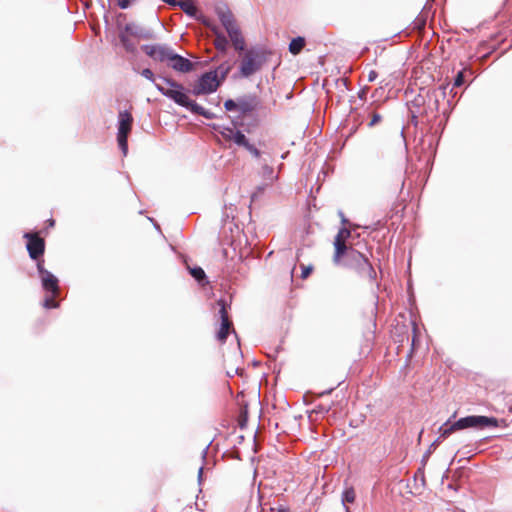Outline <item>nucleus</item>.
Here are the masks:
<instances>
[{"instance_id": "1", "label": "nucleus", "mask_w": 512, "mask_h": 512, "mask_svg": "<svg viewBox=\"0 0 512 512\" xmlns=\"http://www.w3.org/2000/svg\"><path fill=\"white\" fill-rule=\"evenodd\" d=\"M164 82L169 85V88H165L160 84H155L156 89L165 97L173 100L176 104L185 107L191 113L203 116L204 118L211 120L214 118V113L206 110L195 101L191 100L184 91V87L176 81L163 78Z\"/></svg>"}, {"instance_id": "2", "label": "nucleus", "mask_w": 512, "mask_h": 512, "mask_svg": "<svg viewBox=\"0 0 512 512\" xmlns=\"http://www.w3.org/2000/svg\"><path fill=\"white\" fill-rule=\"evenodd\" d=\"M499 421L495 417H488L482 415H471L460 418L459 420L451 423L450 420L446 421L439 427L440 440L446 439L452 433L458 430L467 428L483 429L485 427H498Z\"/></svg>"}, {"instance_id": "3", "label": "nucleus", "mask_w": 512, "mask_h": 512, "mask_svg": "<svg viewBox=\"0 0 512 512\" xmlns=\"http://www.w3.org/2000/svg\"><path fill=\"white\" fill-rule=\"evenodd\" d=\"M220 133L225 140L245 148L252 157L258 159L260 162L263 161V158H270L267 152L261 151L254 144H251L245 134L240 130L234 127H224Z\"/></svg>"}, {"instance_id": "4", "label": "nucleus", "mask_w": 512, "mask_h": 512, "mask_svg": "<svg viewBox=\"0 0 512 512\" xmlns=\"http://www.w3.org/2000/svg\"><path fill=\"white\" fill-rule=\"evenodd\" d=\"M133 117L128 111H121L118 115L117 141L124 155L128 151V135L131 131Z\"/></svg>"}, {"instance_id": "5", "label": "nucleus", "mask_w": 512, "mask_h": 512, "mask_svg": "<svg viewBox=\"0 0 512 512\" xmlns=\"http://www.w3.org/2000/svg\"><path fill=\"white\" fill-rule=\"evenodd\" d=\"M221 80L217 78V71L204 73L193 86L192 94L195 96L213 93L217 90Z\"/></svg>"}, {"instance_id": "6", "label": "nucleus", "mask_w": 512, "mask_h": 512, "mask_svg": "<svg viewBox=\"0 0 512 512\" xmlns=\"http://www.w3.org/2000/svg\"><path fill=\"white\" fill-rule=\"evenodd\" d=\"M263 56L258 50L250 49L248 50L240 65V73L243 77H250L258 70H260L263 64Z\"/></svg>"}, {"instance_id": "7", "label": "nucleus", "mask_w": 512, "mask_h": 512, "mask_svg": "<svg viewBox=\"0 0 512 512\" xmlns=\"http://www.w3.org/2000/svg\"><path fill=\"white\" fill-rule=\"evenodd\" d=\"M142 51L154 61L168 64L173 53L171 46L167 44H146L141 47Z\"/></svg>"}, {"instance_id": "8", "label": "nucleus", "mask_w": 512, "mask_h": 512, "mask_svg": "<svg viewBox=\"0 0 512 512\" xmlns=\"http://www.w3.org/2000/svg\"><path fill=\"white\" fill-rule=\"evenodd\" d=\"M37 270L40 275L43 289L46 292L51 293L52 296H58L59 285L57 277L43 267V261H39L37 263Z\"/></svg>"}, {"instance_id": "9", "label": "nucleus", "mask_w": 512, "mask_h": 512, "mask_svg": "<svg viewBox=\"0 0 512 512\" xmlns=\"http://www.w3.org/2000/svg\"><path fill=\"white\" fill-rule=\"evenodd\" d=\"M217 305L219 307L221 324L216 336L220 342L224 343L232 329V321L229 319L226 301L224 299H219L217 301Z\"/></svg>"}, {"instance_id": "10", "label": "nucleus", "mask_w": 512, "mask_h": 512, "mask_svg": "<svg viewBox=\"0 0 512 512\" xmlns=\"http://www.w3.org/2000/svg\"><path fill=\"white\" fill-rule=\"evenodd\" d=\"M24 237L28 239L26 247H27L29 256L32 259L37 260L44 253V249H45L44 240L42 238H40L38 235L31 234V233H25Z\"/></svg>"}, {"instance_id": "11", "label": "nucleus", "mask_w": 512, "mask_h": 512, "mask_svg": "<svg viewBox=\"0 0 512 512\" xmlns=\"http://www.w3.org/2000/svg\"><path fill=\"white\" fill-rule=\"evenodd\" d=\"M167 65L173 70L181 73H188L193 69V63L189 59L175 52L173 53Z\"/></svg>"}, {"instance_id": "12", "label": "nucleus", "mask_w": 512, "mask_h": 512, "mask_svg": "<svg viewBox=\"0 0 512 512\" xmlns=\"http://www.w3.org/2000/svg\"><path fill=\"white\" fill-rule=\"evenodd\" d=\"M364 262H368V259L359 251L350 248L347 251V258L344 259L342 264L354 268L358 272L364 266Z\"/></svg>"}, {"instance_id": "13", "label": "nucleus", "mask_w": 512, "mask_h": 512, "mask_svg": "<svg viewBox=\"0 0 512 512\" xmlns=\"http://www.w3.org/2000/svg\"><path fill=\"white\" fill-rule=\"evenodd\" d=\"M124 33H126L127 35H130V36H133V37L140 38V39H151L152 38V33L150 30H148L134 22L127 23L125 25Z\"/></svg>"}, {"instance_id": "14", "label": "nucleus", "mask_w": 512, "mask_h": 512, "mask_svg": "<svg viewBox=\"0 0 512 512\" xmlns=\"http://www.w3.org/2000/svg\"><path fill=\"white\" fill-rule=\"evenodd\" d=\"M334 247H335V253H334V257H333V262L336 265H340L343 263L342 258L343 257L345 259L347 258V251H349V249L347 248L345 242H343L340 239L334 240Z\"/></svg>"}, {"instance_id": "15", "label": "nucleus", "mask_w": 512, "mask_h": 512, "mask_svg": "<svg viewBox=\"0 0 512 512\" xmlns=\"http://www.w3.org/2000/svg\"><path fill=\"white\" fill-rule=\"evenodd\" d=\"M227 33L234 48L238 51H243L245 49V41L240 29L237 27L233 30H229Z\"/></svg>"}, {"instance_id": "16", "label": "nucleus", "mask_w": 512, "mask_h": 512, "mask_svg": "<svg viewBox=\"0 0 512 512\" xmlns=\"http://www.w3.org/2000/svg\"><path fill=\"white\" fill-rule=\"evenodd\" d=\"M220 20L227 32H229V30H233L238 27L236 25V23L234 22L233 16L229 12L221 13Z\"/></svg>"}, {"instance_id": "17", "label": "nucleus", "mask_w": 512, "mask_h": 512, "mask_svg": "<svg viewBox=\"0 0 512 512\" xmlns=\"http://www.w3.org/2000/svg\"><path fill=\"white\" fill-rule=\"evenodd\" d=\"M358 273L360 275L366 276L372 282L376 280V271L369 261L364 262V266L358 271Z\"/></svg>"}, {"instance_id": "18", "label": "nucleus", "mask_w": 512, "mask_h": 512, "mask_svg": "<svg viewBox=\"0 0 512 512\" xmlns=\"http://www.w3.org/2000/svg\"><path fill=\"white\" fill-rule=\"evenodd\" d=\"M305 46V39L303 37H296V38H293L289 44V51L296 55L298 54L302 49L303 47Z\"/></svg>"}, {"instance_id": "19", "label": "nucleus", "mask_w": 512, "mask_h": 512, "mask_svg": "<svg viewBox=\"0 0 512 512\" xmlns=\"http://www.w3.org/2000/svg\"><path fill=\"white\" fill-rule=\"evenodd\" d=\"M176 6L180 7L186 14H188L190 16H194L197 11L195 5L190 0L177 1Z\"/></svg>"}, {"instance_id": "20", "label": "nucleus", "mask_w": 512, "mask_h": 512, "mask_svg": "<svg viewBox=\"0 0 512 512\" xmlns=\"http://www.w3.org/2000/svg\"><path fill=\"white\" fill-rule=\"evenodd\" d=\"M120 42L122 46L125 48L127 52H134L135 51V44L134 42L128 37V35L124 32H121L119 35Z\"/></svg>"}, {"instance_id": "21", "label": "nucleus", "mask_w": 512, "mask_h": 512, "mask_svg": "<svg viewBox=\"0 0 512 512\" xmlns=\"http://www.w3.org/2000/svg\"><path fill=\"white\" fill-rule=\"evenodd\" d=\"M356 494L352 487L346 488L342 493V505L347 506V503H353L355 501Z\"/></svg>"}, {"instance_id": "22", "label": "nucleus", "mask_w": 512, "mask_h": 512, "mask_svg": "<svg viewBox=\"0 0 512 512\" xmlns=\"http://www.w3.org/2000/svg\"><path fill=\"white\" fill-rule=\"evenodd\" d=\"M215 47L219 52L225 53L228 47V40L224 35L217 34L215 38Z\"/></svg>"}, {"instance_id": "23", "label": "nucleus", "mask_w": 512, "mask_h": 512, "mask_svg": "<svg viewBox=\"0 0 512 512\" xmlns=\"http://www.w3.org/2000/svg\"><path fill=\"white\" fill-rule=\"evenodd\" d=\"M269 158H263L262 164V172L264 176H267L270 180L273 179V168L268 164Z\"/></svg>"}, {"instance_id": "24", "label": "nucleus", "mask_w": 512, "mask_h": 512, "mask_svg": "<svg viewBox=\"0 0 512 512\" xmlns=\"http://www.w3.org/2000/svg\"><path fill=\"white\" fill-rule=\"evenodd\" d=\"M190 273L199 283H201L206 277L204 270L200 267L191 269Z\"/></svg>"}, {"instance_id": "25", "label": "nucleus", "mask_w": 512, "mask_h": 512, "mask_svg": "<svg viewBox=\"0 0 512 512\" xmlns=\"http://www.w3.org/2000/svg\"><path fill=\"white\" fill-rule=\"evenodd\" d=\"M230 69L231 66L229 63H223L215 71H217V75L221 74V80H223L229 73Z\"/></svg>"}, {"instance_id": "26", "label": "nucleus", "mask_w": 512, "mask_h": 512, "mask_svg": "<svg viewBox=\"0 0 512 512\" xmlns=\"http://www.w3.org/2000/svg\"><path fill=\"white\" fill-rule=\"evenodd\" d=\"M56 296L46 297L43 303V306L47 309L57 308L59 303L54 300Z\"/></svg>"}, {"instance_id": "27", "label": "nucleus", "mask_w": 512, "mask_h": 512, "mask_svg": "<svg viewBox=\"0 0 512 512\" xmlns=\"http://www.w3.org/2000/svg\"><path fill=\"white\" fill-rule=\"evenodd\" d=\"M138 0H117V5L119 8L125 10L131 7L132 5L136 4Z\"/></svg>"}, {"instance_id": "28", "label": "nucleus", "mask_w": 512, "mask_h": 512, "mask_svg": "<svg viewBox=\"0 0 512 512\" xmlns=\"http://www.w3.org/2000/svg\"><path fill=\"white\" fill-rule=\"evenodd\" d=\"M350 235H351V232H350V230H349V229H347V228H341V229L338 231V233H337V235H336L335 239H340V240H342L343 242H345V240H346L348 237H350Z\"/></svg>"}, {"instance_id": "29", "label": "nucleus", "mask_w": 512, "mask_h": 512, "mask_svg": "<svg viewBox=\"0 0 512 512\" xmlns=\"http://www.w3.org/2000/svg\"><path fill=\"white\" fill-rule=\"evenodd\" d=\"M141 75L143 77H145L147 80H149V81L153 82L154 84H156L155 83V76H154V73L152 72L151 69H149V68L143 69L141 71Z\"/></svg>"}, {"instance_id": "30", "label": "nucleus", "mask_w": 512, "mask_h": 512, "mask_svg": "<svg viewBox=\"0 0 512 512\" xmlns=\"http://www.w3.org/2000/svg\"><path fill=\"white\" fill-rule=\"evenodd\" d=\"M463 83H464V73H463V71H460V72H458V74L456 75V77L454 79L453 87H460L463 85Z\"/></svg>"}, {"instance_id": "31", "label": "nucleus", "mask_w": 512, "mask_h": 512, "mask_svg": "<svg viewBox=\"0 0 512 512\" xmlns=\"http://www.w3.org/2000/svg\"><path fill=\"white\" fill-rule=\"evenodd\" d=\"M224 107L227 111H234L239 107V105L234 100L228 99L225 101Z\"/></svg>"}, {"instance_id": "32", "label": "nucleus", "mask_w": 512, "mask_h": 512, "mask_svg": "<svg viewBox=\"0 0 512 512\" xmlns=\"http://www.w3.org/2000/svg\"><path fill=\"white\" fill-rule=\"evenodd\" d=\"M381 119H382L381 115H379L378 113H374L372 115L371 121L369 122L368 126L369 127L375 126L376 124H378L381 121Z\"/></svg>"}, {"instance_id": "33", "label": "nucleus", "mask_w": 512, "mask_h": 512, "mask_svg": "<svg viewBox=\"0 0 512 512\" xmlns=\"http://www.w3.org/2000/svg\"><path fill=\"white\" fill-rule=\"evenodd\" d=\"M441 440L440 438H437L429 447L427 453H426V457L434 450L436 449V447L440 444Z\"/></svg>"}, {"instance_id": "34", "label": "nucleus", "mask_w": 512, "mask_h": 512, "mask_svg": "<svg viewBox=\"0 0 512 512\" xmlns=\"http://www.w3.org/2000/svg\"><path fill=\"white\" fill-rule=\"evenodd\" d=\"M377 72L375 70H370L369 73H368V81L369 82H373L377 79Z\"/></svg>"}, {"instance_id": "35", "label": "nucleus", "mask_w": 512, "mask_h": 512, "mask_svg": "<svg viewBox=\"0 0 512 512\" xmlns=\"http://www.w3.org/2000/svg\"><path fill=\"white\" fill-rule=\"evenodd\" d=\"M312 270V267H304L302 271V278H306Z\"/></svg>"}, {"instance_id": "36", "label": "nucleus", "mask_w": 512, "mask_h": 512, "mask_svg": "<svg viewBox=\"0 0 512 512\" xmlns=\"http://www.w3.org/2000/svg\"><path fill=\"white\" fill-rule=\"evenodd\" d=\"M366 92H367V88L361 89L359 92V98L363 99L366 95Z\"/></svg>"}, {"instance_id": "37", "label": "nucleus", "mask_w": 512, "mask_h": 512, "mask_svg": "<svg viewBox=\"0 0 512 512\" xmlns=\"http://www.w3.org/2000/svg\"><path fill=\"white\" fill-rule=\"evenodd\" d=\"M202 474H203V467H200L199 471H198V478H199L200 481L202 479Z\"/></svg>"}, {"instance_id": "38", "label": "nucleus", "mask_w": 512, "mask_h": 512, "mask_svg": "<svg viewBox=\"0 0 512 512\" xmlns=\"http://www.w3.org/2000/svg\"><path fill=\"white\" fill-rule=\"evenodd\" d=\"M277 512H288L287 508L281 507L277 510Z\"/></svg>"}, {"instance_id": "39", "label": "nucleus", "mask_w": 512, "mask_h": 512, "mask_svg": "<svg viewBox=\"0 0 512 512\" xmlns=\"http://www.w3.org/2000/svg\"><path fill=\"white\" fill-rule=\"evenodd\" d=\"M343 508H344V511H345V512H350V510H349V507H348V506H343Z\"/></svg>"}, {"instance_id": "40", "label": "nucleus", "mask_w": 512, "mask_h": 512, "mask_svg": "<svg viewBox=\"0 0 512 512\" xmlns=\"http://www.w3.org/2000/svg\"><path fill=\"white\" fill-rule=\"evenodd\" d=\"M49 225H50V226H53V225H54V220H50V221H49Z\"/></svg>"}, {"instance_id": "41", "label": "nucleus", "mask_w": 512, "mask_h": 512, "mask_svg": "<svg viewBox=\"0 0 512 512\" xmlns=\"http://www.w3.org/2000/svg\"><path fill=\"white\" fill-rule=\"evenodd\" d=\"M241 110H242L243 112H245V111L247 110V108H246V107H241Z\"/></svg>"}]
</instances>
